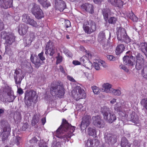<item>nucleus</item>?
Returning <instances> with one entry per match:
<instances>
[{"instance_id": "ea45409f", "label": "nucleus", "mask_w": 147, "mask_h": 147, "mask_svg": "<svg viewBox=\"0 0 147 147\" xmlns=\"http://www.w3.org/2000/svg\"><path fill=\"white\" fill-rule=\"evenodd\" d=\"M142 75L145 79L147 80V66L144 67L142 69Z\"/></svg>"}, {"instance_id": "603ef678", "label": "nucleus", "mask_w": 147, "mask_h": 147, "mask_svg": "<svg viewBox=\"0 0 147 147\" xmlns=\"http://www.w3.org/2000/svg\"><path fill=\"white\" fill-rule=\"evenodd\" d=\"M65 26L66 28H68L71 26L70 21L68 20H65L64 22Z\"/></svg>"}, {"instance_id": "6e6552de", "label": "nucleus", "mask_w": 147, "mask_h": 147, "mask_svg": "<svg viewBox=\"0 0 147 147\" xmlns=\"http://www.w3.org/2000/svg\"><path fill=\"white\" fill-rule=\"evenodd\" d=\"M31 11L37 19H40L44 17V13L40 9V6L36 3H34L33 4Z\"/></svg>"}, {"instance_id": "864d4df0", "label": "nucleus", "mask_w": 147, "mask_h": 147, "mask_svg": "<svg viewBox=\"0 0 147 147\" xmlns=\"http://www.w3.org/2000/svg\"><path fill=\"white\" fill-rule=\"evenodd\" d=\"M94 147H99L100 145V142L98 140L95 139L94 141Z\"/></svg>"}, {"instance_id": "c756f323", "label": "nucleus", "mask_w": 147, "mask_h": 147, "mask_svg": "<svg viewBox=\"0 0 147 147\" xmlns=\"http://www.w3.org/2000/svg\"><path fill=\"white\" fill-rule=\"evenodd\" d=\"M125 49V47L123 44H119L117 45L116 49V53L118 55L122 53Z\"/></svg>"}, {"instance_id": "b1692460", "label": "nucleus", "mask_w": 147, "mask_h": 147, "mask_svg": "<svg viewBox=\"0 0 147 147\" xmlns=\"http://www.w3.org/2000/svg\"><path fill=\"white\" fill-rule=\"evenodd\" d=\"M30 59L31 61L34 65L35 67L38 68L40 65V60L37 57H34L33 55L31 54Z\"/></svg>"}, {"instance_id": "a18cd8bd", "label": "nucleus", "mask_w": 147, "mask_h": 147, "mask_svg": "<svg viewBox=\"0 0 147 147\" xmlns=\"http://www.w3.org/2000/svg\"><path fill=\"white\" fill-rule=\"evenodd\" d=\"M120 41L121 42L124 41L125 43L128 44L131 41V39L127 35L125 36L124 38L122 39V40H121Z\"/></svg>"}, {"instance_id": "aec40b11", "label": "nucleus", "mask_w": 147, "mask_h": 147, "mask_svg": "<svg viewBox=\"0 0 147 147\" xmlns=\"http://www.w3.org/2000/svg\"><path fill=\"white\" fill-rule=\"evenodd\" d=\"M133 57L132 55L129 56L127 55L124 56L123 59V63L129 66H133L134 65V62L131 59L133 60Z\"/></svg>"}, {"instance_id": "f704fd0d", "label": "nucleus", "mask_w": 147, "mask_h": 147, "mask_svg": "<svg viewBox=\"0 0 147 147\" xmlns=\"http://www.w3.org/2000/svg\"><path fill=\"white\" fill-rule=\"evenodd\" d=\"M128 16L131 20L134 22H136L138 20V18L132 11L129 13Z\"/></svg>"}, {"instance_id": "4be33fe9", "label": "nucleus", "mask_w": 147, "mask_h": 147, "mask_svg": "<svg viewBox=\"0 0 147 147\" xmlns=\"http://www.w3.org/2000/svg\"><path fill=\"white\" fill-rule=\"evenodd\" d=\"M28 26L24 24H20L18 27V30L19 34L21 35L25 34L28 31Z\"/></svg>"}, {"instance_id": "cd10ccee", "label": "nucleus", "mask_w": 147, "mask_h": 147, "mask_svg": "<svg viewBox=\"0 0 147 147\" xmlns=\"http://www.w3.org/2000/svg\"><path fill=\"white\" fill-rule=\"evenodd\" d=\"M140 49L147 57V43L142 42L140 45Z\"/></svg>"}, {"instance_id": "7ed1b4c3", "label": "nucleus", "mask_w": 147, "mask_h": 147, "mask_svg": "<svg viewBox=\"0 0 147 147\" xmlns=\"http://www.w3.org/2000/svg\"><path fill=\"white\" fill-rule=\"evenodd\" d=\"M102 113L104 119L107 122L111 123L116 120L115 115L111 111L110 109L104 106L102 109Z\"/></svg>"}, {"instance_id": "dca6fc26", "label": "nucleus", "mask_w": 147, "mask_h": 147, "mask_svg": "<svg viewBox=\"0 0 147 147\" xmlns=\"http://www.w3.org/2000/svg\"><path fill=\"white\" fill-rule=\"evenodd\" d=\"M81 9L84 11H86L90 13H94V6L90 4L85 3L82 4L80 6Z\"/></svg>"}, {"instance_id": "5fc2aeb1", "label": "nucleus", "mask_w": 147, "mask_h": 147, "mask_svg": "<svg viewBox=\"0 0 147 147\" xmlns=\"http://www.w3.org/2000/svg\"><path fill=\"white\" fill-rule=\"evenodd\" d=\"M5 52L7 54H9V53L11 54V53L12 52L11 49L9 48L7 45V46H5Z\"/></svg>"}, {"instance_id": "2f4dec72", "label": "nucleus", "mask_w": 147, "mask_h": 147, "mask_svg": "<svg viewBox=\"0 0 147 147\" xmlns=\"http://www.w3.org/2000/svg\"><path fill=\"white\" fill-rule=\"evenodd\" d=\"M39 116L36 113L34 114L31 121L32 126H35L39 121Z\"/></svg>"}, {"instance_id": "20e7f679", "label": "nucleus", "mask_w": 147, "mask_h": 147, "mask_svg": "<svg viewBox=\"0 0 147 147\" xmlns=\"http://www.w3.org/2000/svg\"><path fill=\"white\" fill-rule=\"evenodd\" d=\"M37 98L38 96L36 95V92L32 90L30 91L27 90L25 92L24 102L26 105L28 107L30 106L32 102L35 98L36 99L34 102H36L37 101L36 99Z\"/></svg>"}, {"instance_id": "c9c22d12", "label": "nucleus", "mask_w": 147, "mask_h": 147, "mask_svg": "<svg viewBox=\"0 0 147 147\" xmlns=\"http://www.w3.org/2000/svg\"><path fill=\"white\" fill-rule=\"evenodd\" d=\"M88 133L90 136H95L96 135V129L92 128L89 127L88 129Z\"/></svg>"}, {"instance_id": "4c0bfd02", "label": "nucleus", "mask_w": 147, "mask_h": 147, "mask_svg": "<svg viewBox=\"0 0 147 147\" xmlns=\"http://www.w3.org/2000/svg\"><path fill=\"white\" fill-rule=\"evenodd\" d=\"M31 18L27 14H24L22 16L23 21L27 24L28 23Z\"/></svg>"}, {"instance_id": "8fccbe9b", "label": "nucleus", "mask_w": 147, "mask_h": 147, "mask_svg": "<svg viewBox=\"0 0 147 147\" xmlns=\"http://www.w3.org/2000/svg\"><path fill=\"white\" fill-rule=\"evenodd\" d=\"M21 140V138L19 136H16V139L15 140L14 142L15 144L17 145L18 146L20 143Z\"/></svg>"}, {"instance_id": "423d86ee", "label": "nucleus", "mask_w": 147, "mask_h": 147, "mask_svg": "<svg viewBox=\"0 0 147 147\" xmlns=\"http://www.w3.org/2000/svg\"><path fill=\"white\" fill-rule=\"evenodd\" d=\"M83 28L85 32L90 34L96 30V24L93 21L89 20L83 24Z\"/></svg>"}, {"instance_id": "3c124183", "label": "nucleus", "mask_w": 147, "mask_h": 147, "mask_svg": "<svg viewBox=\"0 0 147 147\" xmlns=\"http://www.w3.org/2000/svg\"><path fill=\"white\" fill-rule=\"evenodd\" d=\"M43 54L44 52L42 51L41 53L38 54V55L40 59L42 61H44L45 59V57L43 56Z\"/></svg>"}, {"instance_id": "69168bd1", "label": "nucleus", "mask_w": 147, "mask_h": 147, "mask_svg": "<svg viewBox=\"0 0 147 147\" xmlns=\"http://www.w3.org/2000/svg\"><path fill=\"white\" fill-rule=\"evenodd\" d=\"M59 69L60 71L62 73L65 74V71L62 65H60L59 66Z\"/></svg>"}, {"instance_id": "c03bdc74", "label": "nucleus", "mask_w": 147, "mask_h": 147, "mask_svg": "<svg viewBox=\"0 0 147 147\" xmlns=\"http://www.w3.org/2000/svg\"><path fill=\"white\" fill-rule=\"evenodd\" d=\"M92 89L95 94H98L100 92V89L96 86H92Z\"/></svg>"}, {"instance_id": "473e14b6", "label": "nucleus", "mask_w": 147, "mask_h": 147, "mask_svg": "<svg viewBox=\"0 0 147 147\" xmlns=\"http://www.w3.org/2000/svg\"><path fill=\"white\" fill-rule=\"evenodd\" d=\"M103 87L104 88V91L107 93H111V85L107 83L104 84L103 85Z\"/></svg>"}, {"instance_id": "338daca9", "label": "nucleus", "mask_w": 147, "mask_h": 147, "mask_svg": "<svg viewBox=\"0 0 147 147\" xmlns=\"http://www.w3.org/2000/svg\"><path fill=\"white\" fill-rule=\"evenodd\" d=\"M67 78L71 82H76V80L72 77H71L70 76H68Z\"/></svg>"}, {"instance_id": "bb28decb", "label": "nucleus", "mask_w": 147, "mask_h": 147, "mask_svg": "<svg viewBox=\"0 0 147 147\" xmlns=\"http://www.w3.org/2000/svg\"><path fill=\"white\" fill-rule=\"evenodd\" d=\"M131 144L125 137L122 138L121 146V147H131Z\"/></svg>"}, {"instance_id": "9b49d317", "label": "nucleus", "mask_w": 147, "mask_h": 147, "mask_svg": "<svg viewBox=\"0 0 147 147\" xmlns=\"http://www.w3.org/2000/svg\"><path fill=\"white\" fill-rule=\"evenodd\" d=\"M45 54L47 55L49 52H50V55L52 56L55 53V47L54 45L53 42L51 40H49L47 43L46 46Z\"/></svg>"}, {"instance_id": "a19ab883", "label": "nucleus", "mask_w": 147, "mask_h": 147, "mask_svg": "<svg viewBox=\"0 0 147 147\" xmlns=\"http://www.w3.org/2000/svg\"><path fill=\"white\" fill-rule=\"evenodd\" d=\"M122 107V105L121 103H117L115 105L114 109L115 111L119 112L121 110Z\"/></svg>"}, {"instance_id": "e2e57ef3", "label": "nucleus", "mask_w": 147, "mask_h": 147, "mask_svg": "<svg viewBox=\"0 0 147 147\" xmlns=\"http://www.w3.org/2000/svg\"><path fill=\"white\" fill-rule=\"evenodd\" d=\"M72 63L75 65H79L81 64L80 62L76 60L73 61L72 62Z\"/></svg>"}, {"instance_id": "de8ad7c7", "label": "nucleus", "mask_w": 147, "mask_h": 147, "mask_svg": "<svg viewBox=\"0 0 147 147\" xmlns=\"http://www.w3.org/2000/svg\"><path fill=\"white\" fill-rule=\"evenodd\" d=\"M98 38L100 40L105 38V34L103 31L100 32L98 35Z\"/></svg>"}, {"instance_id": "9d476101", "label": "nucleus", "mask_w": 147, "mask_h": 147, "mask_svg": "<svg viewBox=\"0 0 147 147\" xmlns=\"http://www.w3.org/2000/svg\"><path fill=\"white\" fill-rule=\"evenodd\" d=\"M91 117L90 115H86L82 119L80 127L81 130H84L86 129L90 123Z\"/></svg>"}, {"instance_id": "58836bf2", "label": "nucleus", "mask_w": 147, "mask_h": 147, "mask_svg": "<svg viewBox=\"0 0 147 147\" xmlns=\"http://www.w3.org/2000/svg\"><path fill=\"white\" fill-rule=\"evenodd\" d=\"M35 27H38V25L36 22L33 19L31 18L27 24Z\"/></svg>"}, {"instance_id": "0e129e2a", "label": "nucleus", "mask_w": 147, "mask_h": 147, "mask_svg": "<svg viewBox=\"0 0 147 147\" xmlns=\"http://www.w3.org/2000/svg\"><path fill=\"white\" fill-rule=\"evenodd\" d=\"M17 92L19 94L21 95L24 92L22 88H20L18 89Z\"/></svg>"}, {"instance_id": "bf43d9fd", "label": "nucleus", "mask_w": 147, "mask_h": 147, "mask_svg": "<svg viewBox=\"0 0 147 147\" xmlns=\"http://www.w3.org/2000/svg\"><path fill=\"white\" fill-rule=\"evenodd\" d=\"M29 126V125L27 123H26L24 124L22 127L23 130L25 131L26 129L28 128Z\"/></svg>"}, {"instance_id": "774afa93", "label": "nucleus", "mask_w": 147, "mask_h": 147, "mask_svg": "<svg viewBox=\"0 0 147 147\" xmlns=\"http://www.w3.org/2000/svg\"><path fill=\"white\" fill-rule=\"evenodd\" d=\"M103 1V0H94V2L96 4H100Z\"/></svg>"}, {"instance_id": "4d7b16f0", "label": "nucleus", "mask_w": 147, "mask_h": 147, "mask_svg": "<svg viewBox=\"0 0 147 147\" xmlns=\"http://www.w3.org/2000/svg\"><path fill=\"white\" fill-rule=\"evenodd\" d=\"M38 140L35 137H34L30 140V142L31 144H35L36 143Z\"/></svg>"}, {"instance_id": "6e6d98bb", "label": "nucleus", "mask_w": 147, "mask_h": 147, "mask_svg": "<svg viewBox=\"0 0 147 147\" xmlns=\"http://www.w3.org/2000/svg\"><path fill=\"white\" fill-rule=\"evenodd\" d=\"M93 65L96 70H99L100 69V65L98 63L95 62L94 63H93Z\"/></svg>"}, {"instance_id": "a878e982", "label": "nucleus", "mask_w": 147, "mask_h": 147, "mask_svg": "<svg viewBox=\"0 0 147 147\" xmlns=\"http://www.w3.org/2000/svg\"><path fill=\"white\" fill-rule=\"evenodd\" d=\"M111 4L115 7H120L123 5V2L121 0H108Z\"/></svg>"}, {"instance_id": "c85d7f7f", "label": "nucleus", "mask_w": 147, "mask_h": 147, "mask_svg": "<svg viewBox=\"0 0 147 147\" xmlns=\"http://www.w3.org/2000/svg\"><path fill=\"white\" fill-rule=\"evenodd\" d=\"M38 1L44 8H48L51 6L50 3L47 0H38Z\"/></svg>"}, {"instance_id": "37998d69", "label": "nucleus", "mask_w": 147, "mask_h": 147, "mask_svg": "<svg viewBox=\"0 0 147 147\" xmlns=\"http://www.w3.org/2000/svg\"><path fill=\"white\" fill-rule=\"evenodd\" d=\"M107 20L109 24H114L116 23L117 18L114 17H110Z\"/></svg>"}, {"instance_id": "72a5a7b5", "label": "nucleus", "mask_w": 147, "mask_h": 147, "mask_svg": "<svg viewBox=\"0 0 147 147\" xmlns=\"http://www.w3.org/2000/svg\"><path fill=\"white\" fill-rule=\"evenodd\" d=\"M8 96V101L9 102H11L13 101L16 98L14 96L13 93L11 91L7 93Z\"/></svg>"}, {"instance_id": "393cba45", "label": "nucleus", "mask_w": 147, "mask_h": 147, "mask_svg": "<svg viewBox=\"0 0 147 147\" xmlns=\"http://www.w3.org/2000/svg\"><path fill=\"white\" fill-rule=\"evenodd\" d=\"M130 121L133 123L137 124L139 121L138 117L134 111H132L130 114Z\"/></svg>"}, {"instance_id": "2eb2a0df", "label": "nucleus", "mask_w": 147, "mask_h": 147, "mask_svg": "<svg viewBox=\"0 0 147 147\" xmlns=\"http://www.w3.org/2000/svg\"><path fill=\"white\" fill-rule=\"evenodd\" d=\"M20 71H21L20 69H16L15 70L14 79L15 84H20L22 80L24 78L22 76V73L21 72H20Z\"/></svg>"}, {"instance_id": "7c9ffc66", "label": "nucleus", "mask_w": 147, "mask_h": 147, "mask_svg": "<svg viewBox=\"0 0 147 147\" xmlns=\"http://www.w3.org/2000/svg\"><path fill=\"white\" fill-rule=\"evenodd\" d=\"M110 12V10L109 8H106L102 10V15L105 21H107L108 19L109 13Z\"/></svg>"}, {"instance_id": "09e8293b", "label": "nucleus", "mask_w": 147, "mask_h": 147, "mask_svg": "<svg viewBox=\"0 0 147 147\" xmlns=\"http://www.w3.org/2000/svg\"><path fill=\"white\" fill-rule=\"evenodd\" d=\"M94 142L93 140L92 139H88L86 143V145L87 147H93Z\"/></svg>"}, {"instance_id": "13d9d810", "label": "nucleus", "mask_w": 147, "mask_h": 147, "mask_svg": "<svg viewBox=\"0 0 147 147\" xmlns=\"http://www.w3.org/2000/svg\"><path fill=\"white\" fill-rule=\"evenodd\" d=\"M107 58L110 61H114L115 60V57L112 55H107Z\"/></svg>"}, {"instance_id": "0eeeda50", "label": "nucleus", "mask_w": 147, "mask_h": 147, "mask_svg": "<svg viewBox=\"0 0 147 147\" xmlns=\"http://www.w3.org/2000/svg\"><path fill=\"white\" fill-rule=\"evenodd\" d=\"M2 129L1 134L2 136V141L4 142L7 140L9 135L11 129L9 126L7 122L5 121H2L1 122Z\"/></svg>"}, {"instance_id": "1a4fd4ad", "label": "nucleus", "mask_w": 147, "mask_h": 147, "mask_svg": "<svg viewBox=\"0 0 147 147\" xmlns=\"http://www.w3.org/2000/svg\"><path fill=\"white\" fill-rule=\"evenodd\" d=\"M93 124L96 127L101 128L104 127L105 123L104 121L101 119V116L99 115L93 116Z\"/></svg>"}, {"instance_id": "f257e3e1", "label": "nucleus", "mask_w": 147, "mask_h": 147, "mask_svg": "<svg viewBox=\"0 0 147 147\" xmlns=\"http://www.w3.org/2000/svg\"><path fill=\"white\" fill-rule=\"evenodd\" d=\"M76 127L69 124L65 119H62L61 125L56 132H54L55 136L61 138H66L68 140L74 135Z\"/></svg>"}, {"instance_id": "5701e85b", "label": "nucleus", "mask_w": 147, "mask_h": 147, "mask_svg": "<svg viewBox=\"0 0 147 147\" xmlns=\"http://www.w3.org/2000/svg\"><path fill=\"white\" fill-rule=\"evenodd\" d=\"M3 38L5 39V42L9 45H11L15 40V37L12 34L7 35Z\"/></svg>"}, {"instance_id": "f03ea898", "label": "nucleus", "mask_w": 147, "mask_h": 147, "mask_svg": "<svg viewBox=\"0 0 147 147\" xmlns=\"http://www.w3.org/2000/svg\"><path fill=\"white\" fill-rule=\"evenodd\" d=\"M50 92L52 96L61 98L65 94V89L60 81H54L51 84Z\"/></svg>"}, {"instance_id": "a211bd4d", "label": "nucleus", "mask_w": 147, "mask_h": 147, "mask_svg": "<svg viewBox=\"0 0 147 147\" xmlns=\"http://www.w3.org/2000/svg\"><path fill=\"white\" fill-rule=\"evenodd\" d=\"M127 35L125 28L121 27L119 28L117 32V38L118 41L122 40V39L125 37Z\"/></svg>"}, {"instance_id": "412c9836", "label": "nucleus", "mask_w": 147, "mask_h": 147, "mask_svg": "<svg viewBox=\"0 0 147 147\" xmlns=\"http://www.w3.org/2000/svg\"><path fill=\"white\" fill-rule=\"evenodd\" d=\"M106 142L109 145L112 144L117 142V140L115 138H113L111 134H107L105 136Z\"/></svg>"}, {"instance_id": "49530a36", "label": "nucleus", "mask_w": 147, "mask_h": 147, "mask_svg": "<svg viewBox=\"0 0 147 147\" xmlns=\"http://www.w3.org/2000/svg\"><path fill=\"white\" fill-rule=\"evenodd\" d=\"M56 58L57 59L56 61V64H59L62 62L63 60V57L62 56L60 55V53H58L57 56L56 57Z\"/></svg>"}, {"instance_id": "4468645a", "label": "nucleus", "mask_w": 147, "mask_h": 147, "mask_svg": "<svg viewBox=\"0 0 147 147\" xmlns=\"http://www.w3.org/2000/svg\"><path fill=\"white\" fill-rule=\"evenodd\" d=\"M54 6L55 10L60 11H63L66 7L65 2L62 0H55Z\"/></svg>"}, {"instance_id": "6ab92c4d", "label": "nucleus", "mask_w": 147, "mask_h": 147, "mask_svg": "<svg viewBox=\"0 0 147 147\" xmlns=\"http://www.w3.org/2000/svg\"><path fill=\"white\" fill-rule=\"evenodd\" d=\"M35 38L34 34L33 33H30L26 35L25 38L26 40L25 43L26 45H30L32 42L34 40Z\"/></svg>"}, {"instance_id": "ddd939ff", "label": "nucleus", "mask_w": 147, "mask_h": 147, "mask_svg": "<svg viewBox=\"0 0 147 147\" xmlns=\"http://www.w3.org/2000/svg\"><path fill=\"white\" fill-rule=\"evenodd\" d=\"M136 68L138 70H140L144 66L145 60L144 57L140 53L137 54L136 56Z\"/></svg>"}, {"instance_id": "e433bc0d", "label": "nucleus", "mask_w": 147, "mask_h": 147, "mask_svg": "<svg viewBox=\"0 0 147 147\" xmlns=\"http://www.w3.org/2000/svg\"><path fill=\"white\" fill-rule=\"evenodd\" d=\"M140 104L143 108L147 110V98L142 99L140 102Z\"/></svg>"}, {"instance_id": "39448f33", "label": "nucleus", "mask_w": 147, "mask_h": 147, "mask_svg": "<svg viewBox=\"0 0 147 147\" xmlns=\"http://www.w3.org/2000/svg\"><path fill=\"white\" fill-rule=\"evenodd\" d=\"M72 95L74 99L77 101L85 98L86 94L83 88L80 86H77L72 91Z\"/></svg>"}, {"instance_id": "680f3d73", "label": "nucleus", "mask_w": 147, "mask_h": 147, "mask_svg": "<svg viewBox=\"0 0 147 147\" xmlns=\"http://www.w3.org/2000/svg\"><path fill=\"white\" fill-rule=\"evenodd\" d=\"M120 67L126 72L128 71V69L124 65H120Z\"/></svg>"}, {"instance_id": "052dcab7", "label": "nucleus", "mask_w": 147, "mask_h": 147, "mask_svg": "<svg viewBox=\"0 0 147 147\" xmlns=\"http://www.w3.org/2000/svg\"><path fill=\"white\" fill-rule=\"evenodd\" d=\"M4 26L3 23L2 22L1 19H0V31H1L4 29Z\"/></svg>"}, {"instance_id": "f8f14e48", "label": "nucleus", "mask_w": 147, "mask_h": 147, "mask_svg": "<svg viewBox=\"0 0 147 147\" xmlns=\"http://www.w3.org/2000/svg\"><path fill=\"white\" fill-rule=\"evenodd\" d=\"M89 53H86L85 56H82L80 59V61L83 63L84 66L87 68L90 69L92 66V64L89 59V57L91 56Z\"/></svg>"}, {"instance_id": "f3484780", "label": "nucleus", "mask_w": 147, "mask_h": 147, "mask_svg": "<svg viewBox=\"0 0 147 147\" xmlns=\"http://www.w3.org/2000/svg\"><path fill=\"white\" fill-rule=\"evenodd\" d=\"M13 0H0V6L1 7L6 9L13 6Z\"/></svg>"}, {"instance_id": "79ce46f5", "label": "nucleus", "mask_w": 147, "mask_h": 147, "mask_svg": "<svg viewBox=\"0 0 147 147\" xmlns=\"http://www.w3.org/2000/svg\"><path fill=\"white\" fill-rule=\"evenodd\" d=\"M111 93L114 95L116 96H119L121 94V91L119 89L115 90L113 88L111 89Z\"/></svg>"}]
</instances>
